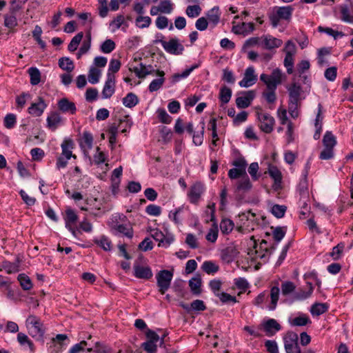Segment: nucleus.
<instances>
[{
  "label": "nucleus",
  "mask_w": 353,
  "mask_h": 353,
  "mask_svg": "<svg viewBox=\"0 0 353 353\" xmlns=\"http://www.w3.org/2000/svg\"><path fill=\"white\" fill-rule=\"evenodd\" d=\"M329 309V305L326 303H315L310 308V312L313 316H320L325 313Z\"/></svg>",
  "instance_id": "c85d7f7f"
},
{
  "label": "nucleus",
  "mask_w": 353,
  "mask_h": 353,
  "mask_svg": "<svg viewBox=\"0 0 353 353\" xmlns=\"http://www.w3.org/2000/svg\"><path fill=\"white\" fill-rule=\"evenodd\" d=\"M234 226L233 221L229 219H223L220 223L221 231L224 234H230L232 231Z\"/></svg>",
  "instance_id": "37998d69"
},
{
  "label": "nucleus",
  "mask_w": 353,
  "mask_h": 353,
  "mask_svg": "<svg viewBox=\"0 0 353 353\" xmlns=\"http://www.w3.org/2000/svg\"><path fill=\"white\" fill-rule=\"evenodd\" d=\"M208 23L215 27L220 21L221 12L219 6H214L206 13Z\"/></svg>",
  "instance_id": "bb28decb"
},
{
  "label": "nucleus",
  "mask_w": 353,
  "mask_h": 353,
  "mask_svg": "<svg viewBox=\"0 0 353 353\" xmlns=\"http://www.w3.org/2000/svg\"><path fill=\"white\" fill-rule=\"evenodd\" d=\"M78 220V216L75 212L71 209L68 208L65 210V216L64 217L65 226L72 225Z\"/></svg>",
  "instance_id": "a19ab883"
},
{
  "label": "nucleus",
  "mask_w": 353,
  "mask_h": 353,
  "mask_svg": "<svg viewBox=\"0 0 353 353\" xmlns=\"http://www.w3.org/2000/svg\"><path fill=\"white\" fill-rule=\"evenodd\" d=\"M92 134L88 131L83 132L82 137L79 142L80 147L83 149L90 150L92 148Z\"/></svg>",
  "instance_id": "c756f323"
},
{
  "label": "nucleus",
  "mask_w": 353,
  "mask_h": 353,
  "mask_svg": "<svg viewBox=\"0 0 353 353\" xmlns=\"http://www.w3.org/2000/svg\"><path fill=\"white\" fill-rule=\"evenodd\" d=\"M201 269L208 274H214L219 270V266L212 261H205L203 263Z\"/></svg>",
  "instance_id": "2f4dec72"
},
{
  "label": "nucleus",
  "mask_w": 353,
  "mask_h": 353,
  "mask_svg": "<svg viewBox=\"0 0 353 353\" xmlns=\"http://www.w3.org/2000/svg\"><path fill=\"white\" fill-rule=\"evenodd\" d=\"M314 291V287L312 283H306V289H300L299 291L294 293V300L295 301H304L310 298Z\"/></svg>",
  "instance_id": "393cba45"
},
{
  "label": "nucleus",
  "mask_w": 353,
  "mask_h": 353,
  "mask_svg": "<svg viewBox=\"0 0 353 353\" xmlns=\"http://www.w3.org/2000/svg\"><path fill=\"white\" fill-rule=\"evenodd\" d=\"M341 20L344 22L353 23V12H352L348 6H342L341 8Z\"/></svg>",
  "instance_id": "c03bdc74"
},
{
  "label": "nucleus",
  "mask_w": 353,
  "mask_h": 353,
  "mask_svg": "<svg viewBox=\"0 0 353 353\" xmlns=\"http://www.w3.org/2000/svg\"><path fill=\"white\" fill-rule=\"evenodd\" d=\"M238 254L239 252L234 247L228 246L221 250V259L223 262L230 263L235 259Z\"/></svg>",
  "instance_id": "4be33fe9"
},
{
  "label": "nucleus",
  "mask_w": 353,
  "mask_h": 353,
  "mask_svg": "<svg viewBox=\"0 0 353 353\" xmlns=\"http://www.w3.org/2000/svg\"><path fill=\"white\" fill-rule=\"evenodd\" d=\"M323 150L320 152L319 159L321 160H330L334 158V148L336 145V137L330 131H326L323 137Z\"/></svg>",
  "instance_id": "39448f33"
},
{
  "label": "nucleus",
  "mask_w": 353,
  "mask_h": 353,
  "mask_svg": "<svg viewBox=\"0 0 353 353\" xmlns=\"http://www.w3.org/2000/svg\"><path fill=\"white\" fill-rule=\"evenodd\" d=\"M232 97V90L227 86L224 85L221 88L219 92V99L220 101L223 103H228Z\"/></svg>",
  "instance_id": "79ce46f5"
},
{
  "label": "nucleus",
  "mask_w": 353,
  "mask_h": 353,
  "mask_svg": "<svg viewBox=\"0 0 353 353\" xmlns=\"http://www.w3.org/2000/svg\"><path fill=\"white\" fill-rule=\"evenodd\" d=\"M17 279L23 290H29L32 288L30 279L25 274H19Z\"/></svg>",
  "instance_id": "8fccbe9b"
},
{
  "label": "nucleus",
  "mask_w": 353,
  "mask_h": 353,
  "mask_svg": "<svg viewBox=\"0 0 353 353\" xmlns=\"http://www.w3.org/2000/svg\"><path fill=\"white\" fill-rule=\"evenodd\" d=\"M28 74L30 78V83L32 85H38L41 81V72L36 67H31L28 69Z\"/></svg>",
  "instance_id": "e433bc0d"
},
{
  "label": "nucleus",
  "mask_w": 353,
  "mask_h": 353,
  "mask_svg": "<svg viewBox=\"0 0 353 353\" xmlns=\"http://www.w3.org/2000/svg\"><path fill=\"white\" fill-rule=\"evenodd\" d=\"M122 102L124 106L132 108L138 104L139 99L135 94L130 92L123 98Z\"/></svg>",
  "instance_id": "72a5a7b5"
},
{
  "label": "nucleus",
  "mask_w": 353,
  "mask_h": 353,
  "mask_svg": "<svg viewBox=\"0 0 353 353\" xmlns=\"http://www.w3.org/2000/svg\"><path fill=\"white\" fill-rule=\"evenodd\" d=\"M83 37V33L82 32H79L70 41V43L68 44V49L70 52H74L75 51L79 43H81L82 39Z\"/></svg>",
  "instance_id": "de8ad7c7"
},
{
  "label": "nucleus",
  "mask_w": 353,
  "mask_h": 353,
  "mask_svg": "<svg viewBox=\"0 0 353 353\" xmlns=\"http://www.w3.org/2000/svg\"><path fill=\"white\" fill-rule=\"evenodd\" d=\"M94 353H112V349L105 343L98 341L94 344Z\"/></svg>",
  "instance_id": "052dcab7"
},
{
  "label": "nucleus",
  "mask_w": 353,
  "mask_h": 353,
  "mask_svg": "<svg viewBox=\"0 0 353 353\" xmlns=\"http://www.w3.org/2000/svg\"><path fill=\"white\" fill-rule=\"evenodd\" d=\"M284 348L286 353H300L299 336L296 333L290 331L283 336Z\"/></svg>",
  "instance_id": "0eeeda50"
},
{
  "label": "nucleus",
  "mask_w": 353,
  "mask_h": 353,
  "mask_svg": "<svg viewBox=\"0 0 353 353\" xmlns=\"http://www.w3.org/2000/svg\"><path fill=\"white\" fill-rule=\"evenodd\" d=\"M201 130L199 133H194L193 134V143L196 146H199L203 143V135H204V130H205V122L204 121H201Z\"/></svg>",
  "instance_id": "13d9d810"
},
{
  "label": "nucleus",
  "mask_w": 353,
  "mask_h": 353,
  "mask_svg": "<svg viewBox=\"0 0 353 353\" xmlns=\"http://www.w3.org/2000/svg\"><path fill=\"white\" fill-rule=\"evenodd\" d=\"M156 278L159 292L165 294L170 287L173 273L170 270H163L157 274Z\"/></svg>",
  "instance_id": "6e6552de"
},
{
  "label": "nucleus",
  "mask_w": 353,
  "mask_h": 353,
  "mask_svg": "<svg viewBox=\"0 0 353 353\" xmlns=\"http://www.w3.org/2000/svg\"><path fill=\"white\" fill-rule=\"evenodd\" d=\"M17 341L21 346L27 345L31 353H34L35 352V347L33 342L26 334L19 332L17 334Z\"/></svg>",
  "instance_id": "7c9ffc66"
},
{
  "label": "nucleus",
  "mask_w": 353,
  "mask_h": 353,
  "mask_svg": "<svg viewBox=\"0 0 353 353\" xmlns=\"http://www.w3.org/2000/svg\"><path fill=\"white\" fill-rule=\"evenodd\" d=\"M287 207L284 205L274 204L271 208L272 214L276 218L280 219L284 216Z\"/></svg>",
  "instance_id": "09e8293b"
},
{
  "label": "nucleus",
  "mask_w": 353,
  "mask_h": 353,
  "mask_svg": "<svg viewBox=\"0 0 353 353\" xmlns=\"http://www.w3.org/2000/svg\"><path fill=\"white\" fill-rule=\"evenodd\" d=\"M345 248L344 243H339L336 246L332 248V250L330 253V256L333 258L334 260H338L341 258V254L343 252Z\"/></svg>",
  "instance_id": "6e6d98bb"
},
{
  "label": "nucleus",
  "mask_w": 353,
  "mask_h": 353,
  "mask_svg": "<svg viewBox=\"0 0 353 353\" xmlns=\"http://www.w3.org/2000/svg\"><path fill=\"white\" fill-rule=\"evenodd\" d=\"M106 159H107V157H106L105 154L103 152L100 150L99 147H97L96 152L93 156V160H94V164H96L97 165H99L105 163Z\"/></svg>",
  "instance_id": "5fc2aeb1"
},
{
  "label": "nucleus",
  "mask_w": 353,
  "mask_h": 353,
  "mask_svg": "<svg viewBox=\"0 0 353 353\" xmlns=\"http://www.w3.org/2000/svg\"><path fill=\"white\" fill-rule=\"evenodd\" d=\"M257 80V77L254 74V68L250 66L246 68L244 77L241 81L239 82V85L241 88H248L254 85Z\"/></svg>",
  "instance_id": "ddd939ff"
},
{
  "label": "nucleus",
  "mask_w": 353,
  "mask_h": 353,
  "mask_svg": "<svg viewBox=\"0 0 353 353\" xmlns=\"http://www.w3.org/2000/svg\"><path fill=\"white\" fill-rule=\"evenodd\" d=\"M288 92V112L297 110L302 99L305 98L303 87L298 82H292L287 86Z\"/></svg>",
  "instance_id": "f257e3e1"
},
{
  "label": "nucleus",
  "mask_w": 353,
  "mask_h": 353,
  "mask_svg": "<svg viewBox=\"0 0 353 353\" xmlns=\"http://www.w3.org/2000/svg\"><path fill=\"white\" fill-rule=\"evenodd\" d=\"M189 286L191 292L194 295H199L201 293V279L199 276L192 277L189 281Z\"/></svg>",
  "instance_id": "473e14b6"
},
{
  "label": "nucleus",
  "mask_w": 353,
  "mask_h": 353,
  "mask_svg": "<svg viewBox=\"0 0 353 353\" xmlns=\"http://www.w3.org/2000/svg\"><path fill=\"white\" fill-rule=\"evenodd\" d=\"M94 242L104 251H110L112 249V242L106 236H101L99 239H94Z\"/></svg>",
  "instance_id": "f704fd0d"
},
{
  "label": "nucleus",
  "mask_w": 353,
  "mask_h": 353,
  "mask_svg": "<svg viewBox=\"0 0 353 353\" xmlns=\"http://www.w3.org/2000/svg\"><path fill=\"white\" fill-rule=\"evenodd\" d=\"M115 92V77L112 74H107V79L103 85L101 95L103 99L110 98Z\"/></svg>",
  "instance_id": "f8f14e48"
},
{
  "label": "nucleus",
  "mask_w": 353,
  "mask_h": 353,
  "mask_svg": "<svg viewBox=\"0 0 353 353\" xmlns=\"http://www.w3.org/2000/svg\"><path fill=\"white\" fill-rule=\"evenodd\" d=\"M254 30V25L253 23H245L243 22L241 23L237 24L236 26H233L232 31L236 34H243L248 35V34L252 32Z\"/></svg>",
  "instance_id": "b1692460"
},
{
  "label": "nucleus",
  "mask_w": 353,
  "mask_h": 353,
  "mask_svg": "<svg viewBox=\"0 0 353 353\" xmlns=\"http://www.w3.org/2000/svg\"><path fill=\"white\" fill-rule=\"evenodd\" d=\"M293 8L290 6H275L269 14V19L273 28H276L281 20L290 21L293 13Z\"/></svg>",
  "instance_id": "7ed1b4c3"
},
{
  "label": "nucleus",
  "mask_w": 353,
  "mask_h": 353,
  "mask_svg": "<svg viewBox=\"0 0 353 353\" xmlns=\"http://www.w3.org/2000/svg\"><path fill=\"white\" fill-rule=\"evenodd\" d=\"M261 326L268 336H274L281 330V325L274 319H270L261 323Z\"/></svg>",
  "instance_id": "dca6fc26"
},
{
  "label": "nucleus",
  "mask_w": 353,
  "mask_h": 353,
  "mask_svg": "<svg viewBox=\"0 0 353 353\" xmlns=\"http://www.w3.org/2000/svg\"><path fill=\"white\" fill-rule=\"evenodd\" d=\"M46 122L47 128L51 131H55L59 127L65 124V119L61 117L60 112L52 111L49 113Z\"/></svg>",
  "instance_id": "1a4fd4ad"
},
{
  "label": "nucleus",
  "mask_w": 353,
  "mask_h": 353,
  "mask_svg": "<svg viewBox=\"0 0 353 353\" xmlns=\"http://www.w3.org/2000/svg\"><path fill=\"white\" fill-rule=\"evenodd\" d=\"M10 15H5L4 17V26L8 28L12 29L17 26V19L15 16L16 13L12 14L10 12Z\"/></svg>",
  "instance_id": "4d7b16f0"
},
{
  "label": "nucleus",
  "mask_w": 353,
  "mask_h": 353,
  "mask_svg": "<svg viewBox=\"0 0 353 353\" xmlns=\"http://www.w3.org/2000/svg\"><path fill=\"white\" fill-rule=\"evenodd\" d=\"M157 39L154 41V43H161L162 47L169 54L179 55L184 51L183 46L179 42V39L172 38L168 41H164L163 35L161 33H158L156 35Z\"/></svg>",
  "instance_id": "20e7f679"
},
{
  "label": "nucleus",
  "mask_w": 353,
  "mask_h": 353,
  "mask_svg": "<svg viewBox=\"0 0 353 353\" xmlns=\"http://www.w3.org/2000/svg\"><path fill=\"white\" fill-rule=\"evenodd\" d=\"M61 155L66 157V158L70 159L71 157L76 158V156L72 154V150L74 148V142L71 139H65L61 143Z\"/></svg>",
  "instance_id": "cd10ccee"
},
{
  "label": "nucleus",
  "mask_w": 353,
  "mask_h": 353,
  "mask_svg": "<svg viewBox=\"0 0 353 353\" xmlns=\"http://www.w3.org/2000/svg\"><path fill=\"white\" fill-rule=\"evenodd\" d=\"M268 173L270 177L274 179L275 184H281L282 181V174L277 167L272 165H269Z\"/></svg>",
  "instance_id": "4c0bfd02"
},
{
  "label": "nucleus",
  "mask_w": 353,
  "mask_h": 353,
  "mask_svg": "<svg viewBox=\"0 0 353 353\" xmlns=\"http://www.w3.org/2000/svg\"><path fill=\"white\" fill-rule=\"evenodd\" d=\"M17 123L16 115L12 113L6 114L4 118V125L8 129L12 128Z\"/></svg>",
  "instance_id": "774afa93"
},
{
  "label": "nucleus",
  "mask_w": 353,
  "mask_h": 353,
  "mask_svg": "<svg viewBox=\"0 0 353 353\" xmlns=\"http://www.w3.org/2000/svg\"><path fill=\"white\" fill-rule=\"evenodd\" d=\"M296 288L295 285L292 281H284L281 284V292L285 296L293 292Z\"/></svg>",
  "instance_id": "e2e57ef3"
},
{
  "label": "nucleus",
  "mask_w": 353,
  "mask_h": 353,
  "mask_svg": "<svg viewBox=\"0 0 353 353\" xmlns=\"http://www.w3.org/2000/svg\"><path fill=\"white\" fill-rule=\"evenodd\" d=\"M26 325L28 334L37 341L44 342V334L46 329L40 319L34 315H30L26 321Z\"/></svg>",
  "instance_id": "f03ea898"
},
{
  "label": "nucleus",
  "mask_w": 353,
  "mask_h": 353,
  "mask_svg": "<svg viewBox=\"0 0 353 353\" xmlns=\"http://www.w3.org/2000/svg\"><path fill=\"white\" fill-rule=\"evenodd\" d=\"M280 289L278 286H273L270 290L271 303L269 306L270 310H274L277 305L279 297Z\"/></svg>",
  "instance_id": "58836bf2"
},
{
  "label": "nucleus",
  "mask_w": 353,
  "mask_h": 353,
  "mask_svg": "<svg viewBox=\"0 0 353 353\" xmlns=\"http://www.w3.org/2000/svg\"><path fill=\"white\" fill-rule=\"evenodd\" d=\"M57 107L59 110L63 113L74 114L77 112L75 103L69 101L67 98H62L59 99L57 102Z\"/></svg>",
  "instance_id": "aec40b11"
},
{
  "label": "nucleus",
  "mask_w": 353,
  "mask_h": 353,
  "mask_svg": "<svg viewBox=\"0 0 353 353\" xmlns=\"http://www.w3.org/2000/svg\"><path fill=\"white\" fill-rule=\"evenodd\" d=\"M136 26L139 28H145L150 26L152 23V19L148 16H139L137 17L136 21Z\"/></svg>",
  "instance_id": "864d4df0"
},
{
  "label": "nucleus",
  "mask_w": 353,
  "mask_h": 353,
  "mask_svg": "<svg viewBox=\"0 0 353 353\" xmlns=\"http://www.w3.org/2000/svg\"><path fill=\"white\" fill-rule=\"evenodd\" d=\"M156 74L159 77L151 81L148 86V90L150 92L159 90L165 82V72L163 70H157Z\"/></svg>",
  "instance_id": "a878e982"
},
{
  "label": "nucleus",
  "mask_w": 353,
  "mask_h": 353,
  "mask_svg": "<svg viewBox=\"0 0 353 353\" xmlns=\"http://www.w3.org/2000/svg\"><path fill=\"white\" fill-rule=\"evenodd\" d=\"M252 187L250 180L248 175L243 176L236 183V190L244 192L249 191Z\"/></svg>",
  "instance_id": "c9c22d12"
},
{
  "label": "nucleus",
  "mask_w": 353,
  "mask_h": 353,
  "mask_svg": "<svg viewBox=\"0 0 353 353\" xmlns=\"http://www.w3.org/2000/svg\"><path fill=\"white\" fill-rule=\"evenodd\" d=\"M283 42L281 39L275 38L270 34L262 36L261 46L266 50H273L279 48Z\"/></svg>",
  "instance_id": "4468645a"
},
{
  "label": "nucleus",
  "mask_w": 353,
  "mask_h": 353,
  "mask_svg": "<svg viewBox=\"0 0 353 353\" xmlns=\"http://www.w3.org/2000/svg\"><path fill=\"white\" fill-rule=\"evenodd\" d=\"M201 8L199 5L188 6L185 10V14L190 18H196L200 15Z\"/></svg>",
  "instance_id": "603ef678"
},
{
  "label": "nucleus",
  "mask_w": 353,
  "mask_h": 353,
  "mask_svg": "<svg viewBox=\"0 0 353 353\" xmlns=\"http://www.w3.org/2000/svg\"><path fill=\"white\" fill-rule=\"evenodd\" d=\"M116 48L114 41L110 39L105 40L100 46V50L103 53L109 54L112 52Z\"/></svg>",
  "instance_id": "49530a36"
},
{
  "label": "nucleus",
  "mask_w": 353,
  "mask_h": 353,
  "mask_svg": "<svg viewBox=\"0 0 353 353\" xmlns=\"http://www.w3.org/2000/svg\"><path fill=\"white\" fill-rule=\"evenodd\" d=\"M311 323L310 318L306 314H303L293 319L290 324L292 326H304Z\"/></svg>",
  "instance_id": "a18cd8bd"
},
{
  "label": "nucleus",
  "mask_w": 353,
  "mask_h": 353,
  "mask_svg": "<svg viewBox=\"0 0 353 353\" xmlns=\"http://www.w3.org/2000/svg\"><path fill=\"white\" fill-rule=\"evenodd\" d=\"M2 268L8 274L15 273L19 271V265L17 263H11L10 261H3Z\"/></svg>",
  "instance_id": "338daca9"
},
{
  "label": "nucleus",
  "mask_w": 353,
  "mask_h": 353,
  "mask_svg": "<svg viewBox=\"0 0 353 353\" xmlns=\"http://www.w3.org/2000/svg\"><path fill=\"white\" fill-rule=\"evenodd\" d=\"M282 72L280 69H274L272 73L269 74H261L260 80L263 82L268 90H276L277 86L282 82Z\"/></svg>",
  "instance_id": "423d86ee"
},
{
  "label": "nucleus",
  "mask_w": 353,
  "mask_h": 353,
  "mask_svg": "<svg viewBox=\"0 0 353 353\" xmlns=\"http://www.w3.org/2000/svg\"><path fill=\"white\" fill-rule=\"evenodd\" d=\"M254 97L255 92L254 90L244 92L243 96L238 97L236 99V106L239 108H246L249 107Z\"/></svg>",
  "instance_id": "6ab92c4d"
},
{
  "label": "nucleus",
  "mask_w": 353,
  "mask_h": 353,
  "mask_svg": "<svg viewBox=\"0 0 353 353\" xmlns=\"http://www.w3.org/2000/svg\"><path fill=\"white\" fill-rule=\"evenodd\" d=\"M205 191V188L201 182H196L190 188L188 196L190 202L192 204H197L201 195Z\"/></svg>",
  "instance_id": "9d476101"
},
{
  "label": "nucleus",
  "mask_w": 353,
  "mask_h": 353,
  "mask_svg": "<svg viewBox=\"0 0 353 353\" xmlns=\"http://www.w3.org/2000/svg\"><path fill=\"white\" fill-rule=\"evenodd\" d=\"M46 108L47 104L44 99L42 97H39L38 101L32 103L28 108V112L33 117H40L42 115Z\"/></svg>",
  "instance_id": "a211bd4d"
},
{
  "label": "nucleus",
  "mask_w": 353,
  "mask_h": 353,
  "mask_svg": "<svg viewBox=\"0 0 353 353\" xmlns=\"http://www.w3.org/2000/svg\"><path fill=\"white\" fill-rule=\"evenodd\" d=\"M153 274L149 266H143L139 264L134 265V276L137 279L148 280L152 278Z\"/></svg>",
  "instance_id": "412c9836"
},
{
  "label": "nucleus",
  "mask_w": 353,
  "mask_h": 353,
  "mask_svg": "<svg viewBox=\"0 0 353 353\" xmlns=\"http://www.w3.org/2000/svg\"><path fill=\"white\" fill-rule=\"evenodd\" d=\"M101 71L95 67H91L88 72V81L92 84H96L99 81Z\"/></svg>",
  "instance_id": "3c124183"
},
{
  "label": "nucleus",
  "mask_w": 353,
  "mask_h": 353,
  "mask_svg": "<svg viewBox=\"0 0 353 353\" xmlns=\"http://www.w3.org/2000/svg\"><path fill=\"white\" fill-rule=\"evenodd\" d=\"M68 339V336L64 334H58L52 339V345L50 346V353H60L63 350V341Z\"/></svg>",
  "instance_id": "5701e85b"
},
{
  "label": "nucleus",
  "mask_w": 353,
  "mask_h": 353,
  "mask_svg": "<svg viewBox=\"0 0 353 353\" xmlns=\"http://www.w3.org/2000/svg\"><path fill=\"white\" fill-rule=\"evenodd\" d=\"M59 66L68 72H71L74 68V63L69 57H61L59 59Z\"/></svg>",
  "instance_id": "ea45409f"
},
{
  "label": "nucleus",
  "mask_w": 353,
  "mask_h": 353,
  "mask_svg": "<svg viewBox=\"0 0 353 353\" xmlns=\"http://www.w3.org/2000/svg\"><path fill=\"white\" fill-rule=\"evenodd\" d=\"M130 70L134 72L136 76L139 79H143L149 74H156L157 71L153 68L152 65H146L143 63H140L139 66H134Z\"/></svg>",
  "instance_id": "f3484780"
},
{
  "label": "nucleus",
  "mask_w": 353,
  "mask_h": 353,
  "mask_svg": "<svg viewBox=\"0 0 353 353\" xmlns=\"http://www.w3.org/2000/svg\"><path fill=\"white\" fill-rule=\"evenodd\" d=\"M111 230L112 234L116 236L122 234L129 239L133 236L132 228L127 224L115 223L112 225Z\"/></svg>",
  "instance_id": "2eb2a0df"
},
{
  "label": "nucleus",
  "mask_w": 353,
  "mask_h": 353,
  "mask_svg": "<svg viewBox=\"0 0 353 353\" xmlns=\"http://www.w3.org/2000/svg\"><path fill=\"white\" fill-rule=\"evenodd\" d=\"M260 121V128L265 133H270L273 130L274 125V119L268 113H261L258 114Z\"/></svg>",
  "instance_id": "9b49d317"
},
{
  "label": "nucleus",
  "mask_w": 353,
  "mask_h": 353,
  "mask_svg": "<svg viewBox=\"0 0 353 353\" xmlns=\"http://www.w3.org/2000/svg\"><path fill=\"white\" fill-rule=\"evenodd\" d=\"M183 207L181 206L176 208L174 211H170L169 213V219L174 222L175 224H180L181 223V219L180 218V214L183 212Z\"/></svg>",
  "instance_id": "680f3d73"
},
{
  "label": "nucleus",
  "mask_w": 353,
  "mask_h": 353,
  "mask_svg": "<svg viewBox=\"0 0 353 353\" xmlns=\"http://www.w3.org/2000/svg\"><path fill=\"white\" fill-rule=\"evenodd\" d=\"M286 230L281 227H276L272 232L274 240L279 243L285 236Z\"/></svg>",
  "instance_id": "69168bd1"
},
{
  "label": "nucleus",
  "mask_w": 353,
  "mask_h": 353,
  "mask_svg": "<svg viewBox=\"0 0 353 353\" xmlns=\"http://www.w3.org/2000/svg\"><path fill=\"white\" fill-rule=\"evenodd\" d=\"M232 165L236 169H239L243 173H246V167L248 165L247 161L244 157L240 156L232 162Z\"/></svg>",
  "instance_id": "bf43d9fd"
},
{
  "label": "nucleus",
  "mask_w": 353,
  "mask_h": 353,
  "mask_svg": "<svg viewBox=\"0 0 353 353\" xmlns=\"http://www.w3.org/2000/svg\"><path fill=\"white\" fill-rule=\"evenodd\" d=\"M283 64L284 66L286 68L288 74H292L294 71V56L285 54Z\"/></svg>",
  "instance_id": "0e129e2a"
}]
</instances>
